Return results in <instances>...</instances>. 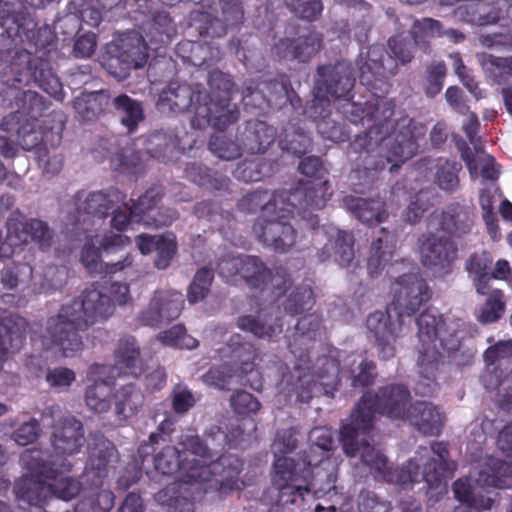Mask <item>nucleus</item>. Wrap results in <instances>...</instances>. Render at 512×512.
I'll list each match as a JSON object with an SVG mask.
<instances>
[{"label": "nucleus", "mask_w": 512, "mask_h": 512, "mask_svg": "<svg viewBox=\"0 0 512 512\" xmlns=\"http://www.w3.org/2000/svg\"><path fill=\"white\" fill-rule=\"evenodd\" d=\"M334 354L335 351H330L329 356L319 357L313 372H310L308 366L310 356H298L295 364L297 382L292 388L298 401L307 402L316 390H320L326 395H333L340 374L339 365Z\"/></svg>", "instance_id": "dca6fc26"}, {"label": "nucleus", "mask_w": 512, "mask_h": 512, "mask_svg": "<svg viewBox=\"0 0 512 512\" xmlns=\"http://www.w3.org/2000/svg\"><path fill=\"white\" fill-rule=\"evenodd\" d=\"M314 304L313 292L310 287H303L289 296L285 310L291 314H298L310 309Z\"/></svg>", "instance_id": "8fccbe9b"}, {"label": "nucleus", "mask_w": 512, "mask_h": 512, "mask_svg": "<svg viewBox=\"0 0 512 512\" xmlns=\"http://www.w3.org/2000/svg\"><path fill=\"white\" fill-rule=\"evenodd\" d=\"M186 176L190 181L199 186L215 189L220 188V186L216 184V180L213 179L210 170L201 165L193 164L188 166L186 168Z\"/></svg>", "instance_id": "bf43d9fd"}, {"label": "nucleus", "mask_w": 512, "mask_h": 512, "mask_svg": "<svg viewBox=\"0 0 512 512\" xmlns=\"http://www.w3.org/2000/svg\"><path fill=\"white\" fill-rule=\"evenodd\" d=\"M299 170L307 179L301 180L292 192L273 195L268 192H253L244 196L239 207L244 211H254L261 206L262 220L253 227L256 236L267 246L278 252H286L295 244L294 228L285 222L286 215L276 216V211L292 213L297 209L298 215L314 229L313 212L325 207L331 196L326 170L320 159L308 157L299 164Z\"/></svg>", "instance_id": "423d86ee"}, {"label": "nucleus", "mask_w": 512, "mask_h": 512, "mask_svg": "<svg viewBox=\"0 0 512 512\" xmlns=\"http://www.w3.org/2000/svg\"><path fill=\"white\" fill-rule=\"evenodd\" d=\"M131 300L127 284L114 282L102 289H88L79 299L62 306L57 317L49 320L47 334L39 341L46 350L63 357H73L82 349L78 330L108 318L113 314L115 305H126ZM31 340L34 343L38 341L36 334L31 336Z\"/></svg>", "instance_id": "6e6552de"}, {"label": "nucleus", "mask_w": 512, "mask_h": 512, "mask_svg": "<svg viewBox=\"0 0 512 512\" xmlns=\"http://www.w3.org/2000/svg\"><path fill=\"white\" fill-rule=\"evenodd\" d=\"M287 7L299 17L307 20L316 19L321 11L320 0H284Z\"/></svg>", "instance_id": "3c124183"}, {"label": "nucleus", "mask_w": 512, "mask_h": 512, "mask_svg": "<svg viewBox=\"0 0 512 512\" xmlns=\"http://www.w3.org/2000/svg\"><path fill=\"white\" fill-rule=\"evenodd\" d=\"M38 430L39 427L36 421L27 422L14 432L13 439L19 445H27L36 439Z\"/></svg>", "instance_id": "e2e57ef3"}, {"label": "nucleus", "mask_w": 512, "mask_h": 512, "mask_svg": "<svg viewBox=\"0 0 512 512\" xmlns=\"http://www.w3.org/2000/svg\"><path fill=\"white\" fill-rule=\"evenodd\" d=\"M194 397L185 388L177 387L173 395V408L177 413H184L194 405Z\"/></svg>", "instance_id": "338daca9"}, {"label": "nucleus", "mask_w": 512, "mask_h": 512, "mask_svg": "<svg viewBox=\"0 0 512 512\" xmlns=\"http://www.w3.org/2000/svg\"><path fill=\"white\" fill-rule=\"evenodd\" d=\"M209 148L215 156L223 160H232L240 155L239 146L220 134L211 138Z\"/></svg>", "instance_id": "09e8293b"}, {"label": "nucleus", "mask_w": 512, "mask_h": 512, "mask_svg": "<svg viewBox=\"0 0 512 512\" xmlns=\"http://www.w3.org/2000/svg\"><path fill=\"white\" fill-rule=\"evenodd\" d=\"M150 33L152 35L150 36L149 34H147V37H149L151 45L153 44L154 41L162 44L170 41V39L175 34V28L167 13L163 12L157 14L152 24V29Z\"/></svg>", "instance_id": "49530a36"}, {"label": "nucleus", "mask_w": 512, "mask_h": 512, "mask_svg": "<svg viewBox=\"0 0 512 512\" xmlns=\"http://www.w3.org/2000/svg\"><path fill=\"white\" fill-rule=\"evenodd\" d=\"M492 263V257L487 252L475 254L467 264V270L473 277L476 290L479 294L487 293V284L490 280L488 269Z\"/></svg>", "instance_id": "f704fd0d"}, {"label": "nucleus", "mask_w": 512, "mask_h": 512, "mask_svg": "<svg viewBox=\"0 0 512 512\" xmlns=\"http://www.w3.org/2000/svg\"><path fill=\"white\" fill-rule=\"evenodd\" d=\"M343 202L356 218L369 225L381 223L387 218V212L380 199L366 200L350 195L346 196Z\"/></svg>", "instance_id": "bb28decb"}, {"label": "nucleus", "mask_w": 512, "mask_h": 512, "mask_svg": "<svg viewBox=\"0 0 512 512\" xmlns=\"http://www.w3.org/2000/svg\"><path fill=\"white\" fill-rule=\"evenodd\" d=\"M385 52L382 46L373 45L364 52L361 50L357 60L359 80L373 93V98L365 103L351 102L349 93L354 86V78L351 75L347 63L339 62L334 67L322 66L318 69V79L314 88L313 108L319 116L326 111V108L335 104V101L343 98L341 105L343 113L347 118L356 123L358 120L369 126L368 132L359 134L352 142L351 147L357 153L367 152L368 154L378 150L381 160L377 161L375 167H366L363 173L367 177H373L374 172L391 164L390 171L402 165L412 158L417 149L418 141L426 133L423 125L415 123L408 117L401 118L394 128L390 117L393 114L394 104L392 101L379 96L376 91L387 92V83L384 80L387 76L393 75L396 63L391 56L384 59Z\"/></svg>", "instance_id": "f257e3e1"}, {"label": "nucleus", "mask_w": 512, "mask_h": 512, "mask_svg": "<svg viewBox=\"0 0 512 512\" xmlns=\"http://www.w3.org/2000/svg\"><path fill=\"white\" fill-rule=\"evenodd\" d=\"M0 28L12 42H29L44 49L54 40V34L47 25L35 30L36 23L22 4L16 0L0 1Z\"/></svg>", "instance_id": "f3484780"}, {"label": "nucleus", "mask_w": 512, "mask_h": 512, "mask_svg": "<svg viewBox=\"0 0 512 512\" xmlns=\"http://www.w3.org/2000/svg\"><path fill=\"white\" fill-rule=\"evenodd\" d=\"M470 229L468 217L457 212H434L428 221V233L419 239V256L422 264L435 274L444 275L450 271L457 258V248L448 237L461 236Z\"/></svg>", "instance_id": "4468645a"}, {"label": "nucleus", "mask_w": 512, "mask_h": 512, "mask_svg": "<svg viewBox=\"0 0 512 512\" xmlns=\"http://www.w3.org/2000/svg\"><path fill=\"white\" fill-rule=\"evenodd\" d=\"M129 243L130 239L127 236L112 232L102 240H99L98 236L95 239L90 237L83 247L81 261L90 273L115 274L124 271L132 264V259L129 255L123 261L108 264L101 261L100 252L103 250L106 253H112L127 246Z\"/></svg>", "instance_id": "412c9836"}, {"label": "nucleus", "mask_w": 512, "mask_h": 512, "mask_svg": "<svg viewBox=\"0 0 512 512\" xmlns=\"http://www.w3.org/2000/svg\"><path fill=\"white\" fill-rule=\"evenodd\" d=\"M480 62L489 77L498 83L506 82L512 77V57L498 58L482 54L480 55Z\"/></svg>", "instance_id": "58836bf2"}, {"label": "nucleus", "mask_w": 512, "mask_h": 512, "mask_svg": "<svg viewBox=\"0 0 512 512\" xmlns=\"http://www.w3.org/2000/svg\"><path fill=\"white\" fill-rule=\"evenodd\" d=\"M383 237L372 243L367 269L370 275H378L387 268V274L395 278L392 290L393 302L387 312L377 311L367 318V329L374 337L379 355L389 359L395 354L394 343L402 335L405 317L414 313L430 298V290L417 273L410 272V263L395 262L388 265L395 249L393 236L382 229Z\"/></svg>", "instance_id": "0eeeda50"}, {"label": "nucleus", "mask_w": 512, "mask_h": 512, "mask_svg": "<svg viewBox=\"0 0 512 512\" xmlns=\"http://www.w3.org/2000/svg\"><path fill=\"white\" fill-rule=\"evenodd\" d=\"M320 46V35L312 32L308 36H301L296 40L280 41L276 46V53L283 58L305 62L319 50Z\"/></svg>", "instance_id": "a878e982"}, {"label": "nucleus", "mask_w": 512, "mask_h": 512, "mask_svg": "<svg viewBox=\"0 0 512 512\" xmlns=\"http://www.w3.org/2000/svg\"><path fill=\"white\" fill-rule=\"evenodd\" d=\"M266 315L262 312L257 318L252 316H244L238 319V326L241 330L251 332L259 338H272L274 335L281 333L282 325L275 323L269 324Z\"/></svg>", "instance_id": "4c0bfd02"}, {"label": "nucleus", "mask_w": 512, "mask_h": 512, "mask_svg": "<svg viewBox=\"0 0 512 512\" xmlns=\"http://www.w3.org/2000/svg\"><path fill=\"white\" fill-rule=\"evenodd\" d=\"M212 279L213 274L211 270L202 268L197 271L188 290V300L190 303L201 301L206 296Z\"/></svg>", "instance_id": "de8ad7c7"}, {"label": "nucleus", "mask_w": 512, "mask_h": 512, "mask_svg": "<svg viewBox=\"0 0 512 512\" xmlns=\"http://www.w3.org/2000/svg\"><path fill=\"white\" fill-rule=\"evenodd\" d=\"M456 15L466 22L480 26L494 23L501 17L499 12H487L485 5L481 3L459 6Z\"/></svg>", "instance_id": "a19ab883"}, {"label": "nucleus", "mask_w": 512, "mask_h": 512, "mask_svg": "<svg viewBox=\"0 0 512 512\" xmlns=\"http://www.w3.org/2000/svg\"><path fill=\"white\" fill-rule=\"evenodd\" d=\"M450 58L453 60V67L455 73L459 77L460 81L463 85L469 90L471 94H473L476 98L482 97L481 91L478 89L477 84L474 79L470 76L467 68L463 64V61L459 54H451Z\"/></svg>", "instance_id": "052dcab7"}, {"label": "nucleus", "mask_w": 512, "mask_h": 512, "mask_svg": "<svg viewBox=\"0 0 512 512\" xmlns=\"http://www.w3.org/2000/svg\"><path fill=\"white\" fill-rule=\"evenodd\" d=\"M359 512H389L390 503L380 500L374 492L363 491L358 497Z\"/></svg>", "instance_id": "4d7b16f0"}, {"label": "nucleus", "mask_w": 512, "mask_h": 512, "mask_svg": "<svg viewBox=\"0 0 512 512\" xmlns=\"http://www.w3.org/2000/svg\"><path fill=\"white\" fill-rule=\"evenodd\" d=\"M501 200L499 189L492 184L488 189L480 194V205L483 211V218L487 226L488 233L492 240L500 239V232L497 225L496 215L493 211L494 204Z\"/></svg>", "instance_id": "72a5a7b5"}, {"label": "nucleus", "mask_w": 512, "mask_h": 512, "mask_svg": "<svg viewBox=\"0 0 512 512\" xmlns=\"http://www.w3.org/2000/svg\"><path fill=\"white\" fill-rule=\"evenodd\" d=\"M505 303L503 293L500 290H493L489 293L486 303L478 314V320L482 323L497 321L503 314Z\"/></svg>", "instance_id": "c03bdc74"}, {"label": "nucleus", "mask_w": 512, "mask_h": 512, "mask_svg": "<svg viewBox=\"0 0 512 512\" xmlns=\"http://www.w3.org/2000/svg\"><path fill=\"white\" fill-rule=\"evenodd\" d=\"M486 368L481 382L487 390L497 391V401L501 408L512 410V370L502 378V368L508 369L512 363V340L500 341L484 353Z\"/></svg>", "instance_id": "a211bd4d"}, {"label": "nucleus", "mask_w": 512, "mask_h": 512, "mask_svg": "<svg viewBox=\"0 0 512 512\" xmlns=\"http://www.w3.org/2000/svg\"><path fill=\"white\" fill-rule=\"evenodd\" d=\"M114 359V366L93 364L87 372L90 384L85 391V403L95 413H105L111 408L112 390L117 377H138L143 371L140 349L133 337L120 339Z\"/></svg>", "instance_id": "ddd939ff"}, {"label": "nucleus", "mask_w": 512, "mask_h": 512, "mask_svg": "<svg viewBox=\"0 0 512 512\" xmlns=\"http://www.w3.org/2000/svg\"><path fill=\"white\" fill-rule=\"evenodd\" d=\"M418 346L417 368L419 380L416 393L430 395L436 388V377L444 366V352L450 353L460 345V337L456 331L458 324L447 325L434 309H428L417 319Z\"/></svg>", "instance_id": "f8f14e48"}, {"label": "nucleus", "mask_w": 512, "mask_h": 512, "mask_svg": "<svg viewBox=\"0 0 512 512\" xmlns=\"http://www.w3.org/2000/svg\"><path fill=\"white\" fill-rule=\"evenodd\" d=\"M114 402L117 416L121 419H128L139 412L144 402V396L140 389L130 383L116 391Z\"/></svg>", "instance_id": "c756f323"}, {"label": "nucleus", "mask_w": 512, "mask_h": 512, "mask_svg": "<svg viewBox=\"0 0 512 512\" xmlns=\"http://www.w3.org/2000/svg\"><path fill=\"white\" fill-rule=\"evenodd\" d=\"M76 379L73 370L65 367L54 368L46 374V381L50 387L64 389L69 387Z\"/></svg>", "instance_id": "13d9d810"}, {"label": "nucleus", "mask_w": 512, "mask_h": 512, "mask_svg": "<svg viewBox=\"0 0 512 512\" xmlns=\"http://www.w3.org/2000/svg\"><path fill=\"white\" fill-rule=\"evenodd\" d=\"M182 450L165 447L154 457L155 469L164 475L177 473V481L155 495L169 512H194L192 499L208 491L239 490L245 484L238 478L242 462L233 455L216 459L206 443L193 434L181 436Z\"/></svg>", "instance_id": "7ed1b4c3"}, {"label": "nucleus", "mask_w": 512, "mask_h": 512, "mask_svg": "<svg viewBox=\"0 0 512 512\" xmlns=\"http://www.w3.org/2000/svg\"><path fill=\"white\" fill-rule=\"evenodd\" d=\"M218 271L227 281L236 283L237 277H240L250 286L271 290L277 297L286 291V284L289 282L285 270L279 269L275 274H271L254 256H232L222 259L218 263Z\"/></svg>", "instance_id": "2eb2a0df"}, {"label": "nucleus", "mask_w": 512, "mask_h": 512, "mask_svg": "<svg viewBox=\"0 0 512 512\" xmlns=\"http://www.w3.org/2000/svg\"><path fill=\"white\" fill-rule=\"evenodd\" d=\"M408 399L409 393L401 385L384 387L375 396L365 394L352 412L349 423L342 426L340 440L345 454L349 457L359 455L376 479L404 488L419 481L421 464L428 493L431 498H437L447 493V479L456 469V464L448 460L444 443L435 442L430 448H420L414 459L399 471H392L386 457L367 440L376 412L391 419L408 420L426 435L439 434L444 423L440 410L425 401L416 402L407 409Z\"/></svg>", "instance_id": "f03ea898"}, {"label": "nucleus", "mask_w": 512, "mask_h": 512, "mask_svg": "<svg viewBox=\"0 0 512 512\" xmlns=\"http://www.w3.org/2000/svg\"><path fill=\"white\" fill-rule=\"evenodd\" d=\"M158 339L166 346L181 349H193L198 346V341L186 334L182 325H175L158 335Z\"/></svg>", "instance_id": "79ce46f5"}, {"label": "nucleus", "mask_w": 512, "mask_h": 512, "mask_svg": "<svg viewBox=\"0 0 512 512\" xmlns=\"http://www.w3.org/2000/svg\"><path fill=\"white\" fill-rule=\"evenodd\" d=\"M460 164L455 161H445L438 166L436 172V183L439 188L448 192L454 191L459 185L458 172Z\"/></svg>", "instance_id": "a18cd8bd"}, {"label": "nucleus", "mask_w": 512, "mask_h": 512, "mask_svg": "<svg viewBox=\"0 0 512 512\" xmlns=\"http://www.w3.org/2000/svg\"><path fill=\"white\" fill-rule=\"evenodd\" d=\"M31 54L27 51H20L16 54L15 59L7 64L0 53V74H15V81L19 83H30L32 80L37 82L39 87L47 94L57 100L62 99V85L59 79L52 73H44L32 65Z\"/></svg>", "instance_id": "4be33fe9"}, {"label": "nucleus", "mask_w": 512, "mask_h": 512, "mask_svg": "<svg viewBox=\"0 0 512 512\" xmlns=\"http://www.w3.org/2000/svg\"><path fill=\"white\" fill-rule=\"evenodd\" d=\"M308 452L299 458L288 454L296 447L295 431L278 432L272 444L275 460L272 487L277 492L275 504L285 506L313 494L319 498L335 493L338 457L333 455L334 441L327 427H315L309 434Z\"/></svg>", "instance_id": "39448f33"}, {"label": "nucleus", "mask_w": 512, "mask_h": 512, "mask_svg": "<svg viewBox=\"0 0 512 512\" xmlns=\"http://www.w3.org/2000/svg\"><path fill=\"white\" fill-rule=\"evenodd\" d=\"M462 158L473 179L481 177L494 181L499 177L500 171L495 159L478 146H475L474 153L469 149L462 151Z\"/></svg>", "instance_id": "cd10ccee"}, {"label": "nucleus", "mask_w": 512, "mask_h": 512, "mask_svg": "<svg viewBox=\"0 0 512 512\" xmlns=\"http://www.w3.org/2000/svg\"><path fill=\"white\" fill-rule=\"evenodd\" d=\"M346 368L341 371L342 376L346 374L353 378L352 385H368L373 378L374 364L361 359L359 355H351L345 362Z\"/></svg>", "instance_id": "c9c22d12"}, {"label": "nucleus", "mask_w": 512, "mask_h": 512, "mask_svg": "<svg viewBox=\"0 0 512 512\" xmlns=\"http://www.w3.org/2000/svg\"><path fill=\"white\" fill-rule=\"evenodd\" d=\"M183 307L182 294L176 291L157 292L152 297L140 320L144 325L158 326L177 318Z\"/></svg>", "instance_id": "5701e85b"}, {"label": "nucleus", "mask_w": 512, "mask_h": 512, "mask_svg": "<svg viewBox=\"0 0 512 512\" xmlns=\"http://www.w3.org/2000/svg\"><path fill=\"white\" fill-rule=\"evenodd\" d=\"M412 32L414 43L417 45L425 44L427 39L431 37H440L442 35H446L453 42H459L464 38L461 33L454 29L442 31L440 22L431 18L415 21Z\"/></svg>", "instance_id": "7c9ffc66"}, {"label": "nucleus", "mask_w": 512, "mask_h": 512, "mask_svg": "<svg viewBox=\"0 0 512 512\" xmlns=\"http://www.w3.org/2000/svg\"><path fill=\"white\" fill-rule=\"evenodd\" d=\"M107 102V95L103 92H85L75 98L74 109L81 120L89 121L104 110Z\"/></svg>", "instance_id": "2f4dec72"}, {"label": "nucleus", "mask_w": 512, "mask_h": 512, "mask_svg": "<svg viewBox=\"0 0 512 512\" xmlns=\"http://www.w3.org/2000/svg\"><path fill=\"white\" fill-rule=\"evenodd\" d=\"M41 421L54 427V454L36 448L25 450L20 457L25 473L14 487L17 500L39 507L53 497L68 501L80 492V483L65 476L72 467L66 456L78 453L84 444L82 423L74 417H64L59 406L47 407Z\"/></svg>", "instance_id": "20e7f679"}, {"label": "nucleus", "mask_w": 512, "mask_h": 512, "mask_svg": "<svg viewBox=\"0 0 512 512\" xmlns=\"http://www.w3.org/2000/svg\"><path fill=\"white\" fill-rule=\"evenodd\" d=\"M276 132L273 127L262 121L249 122L246 128L245 144L252 153L264 152L275 140Z\"/></svg>", "instance_id": "473e14b6"}, {"label": "nucleus", "mask_w": 512, "mask_h": 512, "mask_svg": "<svg viewBox=\"0 0 512 512\" xmlns=\"http://www.w3.org/2000/svg\"><path fill=\"white\" fill-rule=\"evenodd\" d=\"M142 468L138 463H134L131 468H126L124 473L117 479L118 489L125 490L136 483L141 476Z\"/></svg>", "instance_id": "774afa93"}, {"label": "nucleus", "mask_w": 512, "mask_h": 512, "mask_svg": "<svg viewBox=\"0 0 512 512\" xmlns=\"http://www.w3.org/2000/svg\"><path fill=\"white\" fill-rule=\"evenodd\" d=\"M114 105L121 114V122L132 131L139 121L143 118V111L140 104L126 95H120L115 98Z\"/></svg>", "instance_id": "ea45409f"}, {"label": "nucleus", "mask_w": 512, "mask_h": 512, "mask_svg": "<svg viewBox=\"0 0 512 512\" xmlns=\"http://www.w3.org/2000/svg\"><path fill=\"white\" fill-rule=\"evenodd\" d=\"M209 86L212 96L208 103V96L200 90L199 85L192 87L171 82L160 94L157 107L163 113L189 111L193 114V128L202 129L212 123L213 127L222 129L238 119L237 108L229 103L234 84L229 75L212 71Z\"/></svg>", "instance_id": "1a4fd4ad"}, {"label": "nucleus", "mask_w": 512, "mask_h": 512, "mask_svg": "<svg viewBox=\"0 0 512 512\" xmlns=\"http://www.w3.org/2000/svg\"><path fill=\"white\" fill-rule=\"evenodd\" d=\"M410 205L405 211L404 218L410 223L418 221L430 203L431 191L422 187L419 179L410 187Z\"/></svg>", "instance_id": "e433bc0d"}, {"label": "nucleus", "mask_w": 512, "mask_h": 512, "mask_svg": "<svg viewBox=\"0 0 512 512\" xmlns=\"http://www.w3.org/2000/svg\"><path fill=\"white\" fill-rule=\"evenodd\" d=\"M323 233L327 234L329 238L320 254V259L325 261L331 257V251L334 250L335 261L341 266L349 265L354 257L352 235L345 231H339L335 227H329L327 230L324 228L317 230L316 236L319 237Z\"/></svg>", "instance_id": "b1692460"}, {"label": "nucleus", "mask_w": 512, "mask_h": 512, "mask_svg": "<svg viewBox=\"0 0 512 512\" xmlns=\"http://www.w3.org/2000/svg\"><path fill=\"white\" fill-rule=\"evenodd\" d=\"M231 371L232 369H229V372ZM232 377L233 375L231 373H228V371L213 368L202 376V380L208 386H214L219 389H225L229 384V379Z\"/></svg>", "instance_id": "0e129e2a"}, {"label": "nucleus", "mask_w": 512, "mask_h": 512, "mask_svg": "<svg viewBox=\"0 0 512 512\" xmlns=\"http://www.w3.org/2000/svg\"><path fill=\"white\" fill-rule=\"evenodd\" d=\"M162 196L159 188H152L142 195L132 207L124 202L125 196L118 190H111L108 194L103 192L79 193L76 196L77 217L72 223L71 232L85 230L86 223L92 222L95 217L102 218L114 203H121L113 211L112 227L117 231L128 229L134 223H144L150 227L170 225L176 217L175 212H162L157 203Z\"/></svg>", "instance_id": "9d476101"}, {"label": "nucleus", "mask_w": 512, "mask_h": 512, "mask_svg": "<svg viewBox=\"0 0 512 512\" xmlns=\"http://www.w3.org/2000/svg\"><path fill=\"white\" fill-rule=\"evenodd\" d=\"M175 149L176 143L169 139L168 136L162 132L153 134L146 141L147 153L152 157L161 159L162 161L172 160V156H168V154H172Z\"/></svg>", "instance_id": "37998d69"}, {"label": "nucleus", "mask_w": 512, "mask_h": 512, "mask_svg": "<svg viewBox=\"0 0 512 512\" xmlns=\"http://www.w3.org/2000/svg\"><path fill=\"white\" fill-rule=\"evenodd\" d=\"M310 145V137L302 132H293L291 135H287L285 139L280 140V146L283 150L298 157L304 154Z\"/></svg>", "instance_id": "864d4df0"}, {"label": "nucleus", "mask_w": 512, "mask_h": 512, "mask_svg": "<svg viewBox=\"0 0 512 512\" xmlns=\"http://www.w3.org/2000/svg\"><path fill=\"white\" fill-rule=\"evenodd\" d=\"M21 110L5 117L1 122L4 131H16L20 145L31 150L43 140V132L36 129L37 116L45 109V103L36 92L24 91L21 98Z\"/></svg>", "instance_id": "6ab92c4d"}, {"label": "nucleus", "mask_w": 512, "mask_h": 512, "mask_svg": "<svg viewBox=\"0 0 512 512\" xmlns=\"http://www.w3.org/2000/svg\"><path fill=\"white\" fill-rule=\"evenodd\" d=\"M96 48V35L88 33L80 36L74 45V54L76 57H90Z\"/></svg>", "instance_id": "69168bd1"}, {"label": "nucleus", "mask_w": 512, "mask_h": 512, "mask_svg": "<svg viewBox=\"0 0 512 512\" xmlns=\"http://www.w3.org/2000/svg\"><path fill=\"white\" fill-rule=\"evenodd\" d=\"M389 47L394 57L402 64L409 62L413 57V44L411 42L407 43L401 36L392 37L389 40Z\"/></svg>", "instance_id": "680f3d73"}, {"label": "nucleus", "mask_w": 512, "mask_h": 512, "mask_svg": "<svg viewBox=\"0 0 512 512\" xmlns=\"http://www.w3.org/2000/svg\"><path fill=\"white\" fill-rule=\"evenodd\" d=\"M223 353L231 358L233 371L239 372V376L253 373L256 350L250 343H241L239 335L231 337L230 343Z\"/></svg>", "instance_id": "c85d7f7f"}, {"label": "nucleus", "mask_w": 512, "mask_h": 512, "mask_svg": "<svg viewBox=\"0 0 512 512\" xmlns=\"http://www.w3.org/2000/svg\"><path fill=\"white\" fill-rule=\"evenodd\" d=\"M499 449L511 458L503 461L493 456L475 459L472 462L473 472L469 477L458 479L453 485L455 498L463 504L454 512H479L490 510L498 493L490 488H509L512 478V422L499 433L497 441Z\"/></svg>", "instance_id": "9b49d317"}, {"label": "nucleus", "mask_w": 512, "mask_h": 512, "mask_svg": "<svg viewBox=\"0 0 512 512\" xmlns=\"http://www.w3.org/2000/svg\"><path fill=\"white\" fill-rule=\"evenodd\" d=\"M136 242L142 254L156 252L155 265L160 269L168 267L176 252V241L171 234L166 236L139 235Z\"/></svg>", "instance_id": "393cba45"}, {"label": "nucleus", "mask_w": 512, "mask_h": 512, "mask_svg": "<svg viewBox=\"0 0 512 512\" xmlns=\"http://www.w3.org/2000/svg\"><path fill=\"white\" fill-rule=\"evenodd\" d=\"M446 67L443 62H438L429 67L427 71L425 90L430 97L437 95L443 87V79Z\"/></svg>", "instance_id": "5fc2aeb1"}, {"label": "nucleus", "mask_w": 512, "mask_h": 512, "mask_svg": "<svg viewBox=\"0 0 512 512\" xmlns=\"http://www.w3.org/2000/svg\"><path fill=\"white\" fill-rule=\"evenodd\" d=\"M231 406L240 415H250L260 409L259 401L250 393L239 391L231 398Z\"/></svg>", "instance_id": "603ef678"}, {"label": "nucleus", "mask_w": 512, "mask_h": 512, "mask_svg": "<svg viewBox=\"0 0 512 512\" xmlns=\"http://www.w3.org/2000/svg\"><path fill=\"white\" fill-rule=\"evenodd\" d=\"M108 49L113 55L105 65L109 73L119 80L126 78L130 69L143 67L147 62L148 44L137 32L119 35Z\"/></svg>", "instance_id": "aec40b11"}, {"label": "nucleus", "mask_w": 512, "mask_h": 512, "mask_svg": "<svg viewBox=\"0 0 512 512\" xmlns=\"http://www.w3.org/2000/svg\"><path fill=\"white\" fill-rule=\"evenodd\" d=\"M37 159L45 174L54 175L62 168V156L56 153L54 149L48 150L40 147L37 151Z\"/></svg>", "instance_id": "6e6d98bb"}]
</instances>
